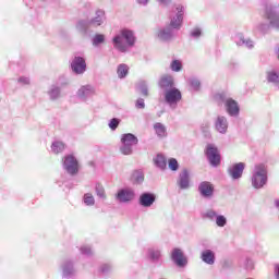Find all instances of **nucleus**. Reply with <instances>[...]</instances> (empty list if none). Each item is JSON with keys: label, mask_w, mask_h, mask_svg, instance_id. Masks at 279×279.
Instances as JSON below:
<instances>
[{"label": "nucleus", "mask_w": 279, "mask_h": 279, "mask_svg": "<svg viewBox=\"0 0 279 279\" xmlns=\"http://www.w3.org/2000/svg\"><path fill=\"white\" fill-rule=\"evenodd\" d=\"M123 40H126V44L132 47L135 43L134 33H132V31L122 29L121 35L113 38L114 48L118 49V51H128V45Z\"/></svg>", "instance_id": "f257e3e1"}, {"label": "nucleus", "mask_w": 279, "mask_h": 279, "mask_svg": "<svg viewBox=\"0 0 279 279\" xmlns=\"http://www.w3.org/2000/svg\"><path fill=\"white\" fill-rule=\"evenodd\" d=\"M267 184V168L259 163L255 167V173L252 178V185L254 189H263Z\"/></svg>", "instance_id": "f03ea898"}, {"label": "nucleus", "mask_w": 279, "mask_h": 279, "mask_svg": "<svg viewBox=\"0 0 279 279\" xmlns=\"http://www.w3.org/2000/svg\"><path fill=\"white\" fill-rule=\"evenodd\" d=\"M121 143L123 145L120 149L121 154L130 156V154H132L133 145H138V137L134 134L126 133L122 135Z\"/></svg>", "instance_id": "7ed1b4c3"}, {"label": "nucleus", "mask_w": 279, "mask_h": 279, "mask_svg": "<svg viewBox=\"0 0 279 279\" xmlns=\"http://www.w3.org/2000/svg\"><path fill=\"white\" fill-rule=\"evenodd\" d=\"M205 154L213 167H219V165H221V155L219 154V149H217L213 144L207 145Z\"/></svg>", "instance_id": "20e7f679"}, {"label": "nucleus", "mask_w": 279, "mask_h": 279, "mask_svg": "<svg viewBox=\"0 0 279 279\" xmlns=\"http://www.w3.org/2000/svg\"><path fill=\"white\" fill-rule=\"evenodd\" d=\"M265 19H267V21H269V23H270V25H272V27H278L279 26V9H278V5L266 8Z\"/></svg>", "instance_id": "39448f33"}, {"label": "nucleus", "mask_w": 279, "mask_h": 279, "mask_svg": "<svg viewBox=\"0 0 279 279\" xmlns=\"http://www.w3.org/2000/svg\"><path fill=\"white\" fill-rule=\"evenodd\" d=\"M64 168L68 171V173H71V175H75V173L80 171L77 159H75L73 155L66 156L64 160Z\"/></svg>", "instance_id": "423d86ee"}, {"label": "nucleus", "mask_w": 279, "mask_h": 279, "mask_svg": "<svg viewBox=\"0 0 279 279\" xmlns=\"http://www.w3.org/2000/svg\"><path fill=\"white\" fill-rule=\"evenodd\" d=\"M165 99L167 104H178V101H181L182 99V93L178 88L168 89L165 94Z\"/></svg>", "instance_id": "0eeeda50"}, {"label": "nucleus", "mask_w": 279, "mask_h": 279, "mask_svg": "<svg viewBox=\"0 0 279 279\" xmlns=\"http://www.w3.org/2000/svg\"><path fill=\"white\" fill-rule=\"evenodd\" d=\"M72 71L76 73V75H82L86 71V60L82 57H75L71 63Z\"/></svg>", "instance_id": "6e6552de"}, {"label": "nucleus", "mask_w": 279, "mask_h": 279, "mask_svg": "<svg viewBox=\"0 0 279 279\" xmlns=\"http://www.w3.org/2000/svg\"><path fill=\"white\" fill-rule=\"evenodd\" d=\"M135 194H134V190L132 189H124V190H120L117 194V199H119V202H132V199H134Z\"/></svg>", "instance_id": "1a4fd4ad"}, {"label": "nucleus", "mask_w": 279, "mask_h": 279, "mask_svg": "<svg viewBox=\"0 0 279 279\" xmlns=\"http://www.w3.org/2000/svg\"><path fill=\"white\" fill-rule=\"evenodd\" d=\"M171 258L178 267H184V265H186V257H184V253H182V250L180 248H174L172 251Z\"/></svg>", "instance_id": "9d476101"}, {"label": "nucleus", "mask_w": 279, "mask_h": 279, "mask_svg": "<svg viewBox=\"0 0 279 279\" xmlns=\"http://www.w3.org/2000/svg\"><path fill=\"white\" fill-rule=\"evenodd\" d=\"M154 202H156V195L151 193H143L140 196V205L144 206V208H149V206L154 205Z\"/></svg>", "instance_id": "9b49d317"}, {"label": "nucleus", "mask_w": 279, "mask_h": 279, "mask_svg": "<svg viewBox=\"0 0 279 279\" xmlns=\"http://www.w3.org/2000/svg\"><path fill=\"white\" fill-rule=\"evenodd\" d=\"M245 170V163L239 162L235 163L231 169H229V173L233 180H239L241 175H243V171Z\"/></svg>", "instance_id": "f8f14e48"}, {"label": "nucleus", "mask_w": 279, "mask_h": 279, "mask_svg": "<svg viewBox=\"0 0 279 279\" xmlns=\"http://www.w3.org/2000/svg\"><path fill=\"white\" fill-rule=\"evenodd\" d=\"M198 191L203 195V197H211L215 187L211 185L210 182L204 181L201 183Z\"/></svg>", "instance_id": "ddd939ff"}, {"label": "nucleus", "mask_w": 279, "mask_h": 279, "mask_svg": "<svg viewBox=\"0 0 279 279\" xmlns=\"http://www.w3.org/2000/svg\"><path fill=\"white\" fill-rule=\"evenodd\" d=\"M225 106L227 108V112L231 117L239 114V104L236 102V100L229 98L226 100Z\"/></svg>", "instance_id": "4468645a"}, {"label": "nucleus", "mask_w": 279, "mask_h": 279, "mask_svg": "<svg viewBox=\"0 0 279 279\" xmlns=\"http://www.w3.org/2000/svg\"><path fill=\"white\" fill-rule=\"evenodd\" d=\"M177 10H178L179 13L177 15L175 21H172L170 23V27H173L174 29H180V27L182 26V21H183L182 10H184V7L179 5V7H177Z\"/></svg>", "instance_id": "2eb2a0df"}, {"label": "nucleus", "mask_w": 279, "mask_h": 279, "mask_svg": "<svg viewBox=\"0 0 279 279\" xmlns=\"http://www.w3.org/2000/svg\"><path fill=\"white\" fill-rule=\"evenodd\" d=\"M202 260L207 265H215V253L210 250L202 253Z\"/></svg>", "instance_id": "dca6fc26"}, {"label": "nucleus", "mask_w": 279, "mask_h": 279, "mask_svg": "<svg viewBox=\"0 0 279 279\" xmlns=\"http://www.w3.org/2000/svg\"><path fill=\"white\" fill-rule=\"evenodd\" d=\"M216 129L218 132H220V134H226V132L228 130V122H227L226 118L220 117L217 119Z\"/></svg>", "instance_id": "f3484780"}, {"label": "nucleus", "mask_w": 279, "mask_h": 279, "mask_svg": "<svg viewBox=\"0 0 279 279\" xmlns=\"http://www.w3.org/2000/svg\"><path fill=\"white\" fill-rule=\"evenodd\" d=\"M180 189H189V170H183L179 177Z\"/></svg>", "instance_id": "a211bd4d"}, {"label": "nucleus", "mask_w": 279, "mask_h": 279, "mask_svg": "<svg viewBox=\"0 0 279 279\" xmlns=\"http://www.w3.org/2000/svg\"><path fill=\"white\" fill-rule=\"evenodd\" d=\"M154 162H155L156 167H158L159 169H161V170L167 169V158H165V156L157 155L154 158Z\"/></svg>", "instance_id": "6ab92c4d"}, {"label": "nucleus", "mask_w": 279, "mask_h": 279, "mask_svg": "<svg viewBox=\"0 0 279 279\" xmlns=\"http://www.w3.org/2000/svg\"><path fill=\"white\" fill-rule=\"evenodd\" d=\"M160 88H171L173 86V77L171 76H162L160 82H159Z\"/></svg>", "instance_id": "aec40b11"}, {"label": "nucleus", "mask_w": 279, "mask_h": 279, "mask_svg": "<svg viewBox=\"0 0 279 279\" xmlns=\"http://www.w3.org/2000/svg\"><path fill=\"white\" fill-rule=\"evenodd\" d=\"M93 93H95V89L90 86H82L78 92L77 95L78 97H88V95H93Z\"/></svg>", "instance_id": "412c9836"}, {"label": "nucleus", "mask_w": 279, "mask_h": 279, "mask_svg": "<svg viewBox=\"0 0 279 279\" xmlns=\"http://www.w3.org/2000/svg\"><path fill=\"white\" fill-rule=\"evenodd\" d=\"M154 129L156 131V134L160 136V138L167 136V129L165 128V125H162V123L157 122L154 125Z\"/></svg>", "instance_id": "4be33fe9"}, {"label": "nucleus", "mask_w": 279, "mask_h": 279, "mask_svg": "<svg viewBox=\"0 0 279 279\" xmlns=\"http://www.w3.org/2000/svg\"><path fill=\"white\" fill-rule=\"evenodd\" d=\"M64 147L65 145L63 142H54L51 145V150L53 151V154H62Z\"/></svg>", "instance_id": "5701e85b"}, {"label": "nucleus", "mask_w": 279, "mask_h": 279, "mask_svg": "<svg viewBox=\"0 0 279 279\" xmlns=\"http://www.w3.org/2000/svg\"><path fill=\"white\" fill-rule=\"evenodd\" d=\"M129 71H130V68L126 64H120L118 66V76L120 78H123L125 77V75H128Z\"/></svg>", "instance_id": "b1692460"}, {"label": "nucleus", "mask_w": 279, "mask_h": 279, "mask_svg": "<svg viewBox=\"0 0 279 279\" xmlns=\"http://www.w3.org/2000/svg\"><path fill=\"white\" fill-rule=\"evenodd\" d=\"M168 167L171 171H178V169H180V163H178V159L170 158L168 160Z\"/></svg>", "instance_id": "393cba45"}, {"label": "nucleus", "mask_w": 279, "mask_h": 279, "mask_svg": "<svg viewBox=\"0 0 279 279\" xmlns=\"http://www.w3.org/2000/svg\"><path fill=\"white\" fill-rule=\"evenodd\" d=\"M133 180H135V182L141 184V182H143V180H145V174H143V171L136 170L133 172Z\"/></svg>", "instance_id": "a878e982"}, {"label": "nucleus", "mask_w": 279, "mask_h": 279, "mask_svg": "<svg viewBox=\"0 0 279 279\" xmlns=\"http://www.w3.org/2000/svg\"><path fill=\"white\" fill-rule=\"evenodd\" d=\"M170 68L171 71L179 73V71H182V62H180V60H173L170 64Z\"/></svg>", "instance_id": "bb28decb"}, {"label": "nucleus", "mask_w": 279, "mask_h": 279, "mask_svg": "<svg viewBox=\"0 0 279 279\" xmlns=\"http://www.w3.org/2000/svg\"><path fill=\"white\" fill-rule=\"evenodd\" d=\"M84 202H85L86 206H94L95 197H93V194L87 193L84 195Z\"/></svg>", "instance_id": "cd10ccee"}, {"label": "nucleus", "mask_w": 279, "mask_h": 279, "mask_svg": "<svg viewBox=\"0 0 279 279\" xmlns=\"http://www.w3.org/2000/svg\"><path fill=\"white\" fill-rule=\"evenodd\" d=\"M138 88L141 90V94L144 97H148L149 96V90L147 89V85L145 84V82H140L138 83Z\"/></svg>", "instance_id": "c85d7f7f"}, {"label": "nucleus", "mask_w": 279, "mask_h": 279, "mask_svg": "<svg viewBox=\"0 0 279 279\" xmlns=\"http://www.w3.org/2000/svg\"><path fill=\"white\" fill-rule=\"evenodd\" d=\"M268 82H271L272 84H278L279 75L276 72H268Z\"/></svg>", "instance_id": "c756f323"}, {"label": "nucleus", "mask_w": 279, "mask_h": 279, "mask_svg": "<svg viewBox=\"0 0 279 279\" xmlns=\"http://www.w3.org/2000/svg\"><path fill=\"white\" fill-rule=\"evenodd\" d=\"M104 40H106V37L101 34H97L94 36L93 45H95V46L101 45V43H104Z\"/></svg>", "instance_id": "7c9ffc66"}, {"label": "nucleus", "mask_w": 279, "mask_h": 279, "mask_svg": "<svg viewBox=\"0 0 279 279\" xmlns=\"http://www.w3.org/2000/svg\"><path fill=\"white\" fill-rule=\"evenodd\" d=\"M119 123H121L120 119L113 118L109 122L110 130H117L119 128Z\"/></svg>", "instance_id": "2f4dec72"}, {"label": "nucleus", "mask_w": 279, "mask_h": 279, "mask_svg": "<svg viewBox=\"0 0 279 279\" xmlns=\"http://www.w3.org/2000/svg\"><path fill=\"white\" fill-rule=\"evenodd\" d=\"M96 193L99 197H106V190L104 189V185L98 183L96 185Z\"/></svg>", "instance_id": "473e14b6"}, {"label": "nucleus", "mask_w": 279, "mask_h": 279, "mask_svg": "<svg viewBox=\"0 0 279 279\" xmlns=\"http://www.w3.org/2000/svg\"><path fill=\"white\" fill-rule=\"evenodd\" d=\"M159 38H161V40H169V38H171V32L169 31L159 32Z\"/></svg>", "instance_id": "72a5a7b5"}, {"label": "nucleus", "mask_w": 279, "mask_h": 279, "mask_svg": "<svg viewBox=\"0 0 279 279\" xmlns=\"http://www.w3.org/2000/svg\"><path fill=\"white\" fill-rule=\"evenodd\" d=\"M216 223H217V226H219V228H223V226H226V223H227L226 217L218 216L216 219Z\"/></svg>", "instance_id": "f704fd0d"}, {"label": "nucleus", "mask_w": 279, "mask_h": 279, "mask_svg": "<svg viewBox=\"0 0 279 279\" xmlns=\"http://www.w3.org/2000/svg\"><path fill=\"white\" fill-rule=\"evenodd\" d=\"M149 256L151 260H158V258H160V251L150 250Z\"/></svg>", "instance_id": "c9c22d12"}, {"label": "nucleus", "mask_w": 279, "mask_h": 279, "mask_svg": "<svg viewBox=\"0 0 279 279\" xmlns=\"http://www.w3.org/2000/svg\"><path fill=\"white\" fill-rule=\"evenodd\" d=\"M191 86H192V88H193L194 90H199V86H202V84L199 83L198 80L193 78V80L191 81Z\"/></svg>", "instance_id": "e433bc0d"}, {"label": "nucleus", "mask_w": 279, "mask_h": 279, "mask_svg": "<svg viewBox=\"0 0 279 279\" xmlns=\"http://www.w3.org/2000/svg\"><path fill=\"white\" fill-rule=\"evenodd\" d=\"M101 23H102L101 16H98V17L92 20V25H94V27H99V25H101Z\"/></svg>", "instance_id": "4c0bfd02"}, {"label": "nucleus", "mask_w": 279, "mask_h": 279, "mask_svg": "<svg viewBox=\"0 0 279 279\" xmlns=\"http://www.w3.org/2000/svg\"><path fill=\"white\" fill-rule=\"evenodd\" d=\"M136 108H145V100L143 98L137 99Z\"/></svg>", "instance_id": "58836bf2"}, {"label": "nucleus", "mask_w": 279, "mask_h": 279, "mask_svg": "<svg viewBox=\"0 0 279 279\" xmlns=\"http://www.w3.org/2000/svg\"><path fill=\"white\" fill-rule=\"evenodd\" d=\"M192 36H194V37L202 36V31H199V28H195V29L192 32Z\"/></svg>", "instance_id": "ea45409f"}, {"label": "nucleus", "mask_w": 279, "mask_h": 279, "mask_svg": "<svg viewBox=\"0 0 279 279\" xmlns=\"http://www.w3.org/2000/svg\"><path fill=\"white\" fill-rule=\"evenodd\" d=\"M206 217H209V219H213L214 217H217V214L213 210L207 211Z\"/></svg>", "instance_id": "a19ab883"}, {"label": "nucleus", "mask_w": 279, "mask_h": 279, "mask_svg": "<svg viewBox=\"0 0 279 279\" xmlns=\"http://www.w3.org/2000/svg\"><path fill=\"white\" fill-rule=\"evenodd\" d=\"M19 82H21L22 84H29V78H27V77H21V78L19 80Z\"/></svg>", "instance_id": "79ce46f5"}, {"label": "nucleus", "mask_w": 279, "mask_h": 279, "mask_svg": "<svg viewBox=\"0 0 279 279\" xmlns=\"http://www.w3.org/2000/svg\"><path fill=\"white\" fill-rule=\"evenodd\" d=\"M275 271H276L277 279H279V265L275 266Z\"/></svg>", "instance_id": "37998d69"}, {"label": "nucleus", "mask_w": 279, "mask_h": 279, "mask_svg": "<svg viewBox=\"0 0 279 279\" xmlns=\"http://www.w3.org/2000/svg\"><path fill=\"white\" fill-rule=\"evenodd\" d=\"M140 1V3H147V0H138ZM159 1H161V3H165V0H159Z\"/></svg>", "instance_id": "c03bdc74"}, {"label": "nucleus", "mask_w": 279, "mask_h": 279, "mask_svg": "<svg viewBox=\"0 0 279 279\" xmlns=\"http://www.w3.org/2000/svg\"><path fill=\"white\" fill-rule=\"evenodd\" d=\"M276 206H277V208H279V199L276 201Z\"/></svg>", "instance_id": "a18cd8bd"}, {"label": "nucleus", "mask_w": 279, "mask_h": 279, "mask_svg": "<svg viewBox=\"0 0 279 279\" xmlns=\"http://www.w3.org/2000/svg\"><path fill=\"white\" fill-rule=\"evenodd\" d=\"M99 14H104V13L100 11Z\"/></svg>", "instance_id": "49530a36"}, {"label": "nucleus", "mask_w": 279, "mask_h": 279, "mask_svg": "<svg viewBox=\"0 0 279 279\" xmlns=\"http://www.w3.org/2000/svg\"><path fill=\"white\" fill-rule=\"evenodd\" d=\"M221 97H222V96H221V95H219V98H220V99H221Z\"/></svg>", "instance_id": "de8ad7c7"}]
</instances>
